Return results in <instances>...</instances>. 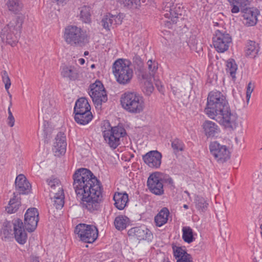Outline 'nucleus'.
<instances>
[{
  "instance_id": "f257e3e1",
  "label": "nucleus",
  "mask_w": 262,
  "mask_h": 262,
  "mask_svg": "<svg viewBox=\"0 0 262 262\" xmlns=\"http://www.w3.org/2000/svg\"><path fill=\"white\" fill-rule=\"evenodd\" d=\"M73 187L83 208L90 212L98 210L103 200L102 186L89 169L80 168L73 175Z\"/></svg>"
},
{
  "instance_id": "f03ea898",
  "label": "nucleus",
  "mask_w": 262,
  "mask_h": 262,
  "mask_svg": "<svg viewBox=\"0 0 262 262\" xmlns=\"http://www.w3.org/2000/svg\"><path fill=\"white\" fill-rule=\"evenodd\" d=\"M205 112L211 119L219 120L226 128L235 129L237 115L232 113L225 96L219 91L209 93Z\"/></svg>"
},
{
  "instance_id": "7ed1b4c3",
  "label": "nucleus",
  "mask_w": 262,
  "mask_h": 262,
  "mask_svg": "<svg viewBox=\"0 0 262 262\" xmlns=\"http://www.w3.org/2000/svg\"><path fill=\"white\" fill-rule=\"evenodd\" d=\"M25 17L23 15L17 16L0 31V37L2 40L13 46L18 42Z\"/></svg>"
},
{
  "instance_id": "20e7f679",
  "label": "nucleus",
  "mask_w": 262,
  "mask_h": 262,
  "mask_svg": "<svg viewBox=\"0 0 262 262\" xmlns=\"http://www.w3.org/2000/svg\"><path fill=\"white\" fill-rule=\"evenodd\" d=\"M120 103L122 108L130 114H140L145 108L143 97L135 92H127L123 94L120 98Z\"/></svg>"
},
{
  "instance_id": "39448f33",
  "label": "nucleus",
  "mask_w": 262,
  "mask_h": 262,
  "mask_svg": "<svg viewBox=\"0 0 262 262\" xmlns=\"http://www.w3.org/2000/svg\"><path fill=\"white\" fill-rule=\"evenodd\" d=\"M64 38L68 44L74 47H82L89 41L86 32L76 26H69L65 29Z\"/></svg>"
},
{
  "instance_id": "423d86ee",
  "label": "nucleus",
  "mask_w": 262,
  "mask_h": 262,
  "mask_svg": "<svg viewBox=\"0 0 262 262\" xmlns=\"http://www.w3.org/2000/svg\"><path fill=\"white\" fill-rule=\"evenodd\" d=\"M113 73L117 81L123 85L130 83L133 77V70L130 67V62L119 59L113 66Z\"/></svg>"
},
{
  "instance_id": "0eeeda50",
  "label": "nucleus",
  "mask_w": 262,
  "mask_h": 262,
  "mask_svg": "<svg viewBox=\"0 0 262 262\" xmlns=\"http://www.w3.org/2000/svg\"><path fill=\"white\" fill-rule=\"evenodd\" d=\"M163 13L164 16L170 19L165 21L164 26L168 29L172 28V25L179 21V19L182 18L183 12L182 5L180 4H174L172 1L165 2L163 4Z\"/></svg>"
},
{
  "instance_id": "6e6552de",
  "label": "nucleus",
  "mask_w": 262,
  "mask_h": 262,
  "mask_svg": "<svg viewBox=\"0 0 262 262\" xmlns=\"http://www.w3.org/2000/svg\"><path fill=\"white\" fill-rule=\"evenodd\" d=\"M89 94L91 96L95 107L101 110L103 103L107 100V96L102 83L99 80L90 86Z\"/></svg>"
},
{
  "instance_id": "1a4fd4ad",
  "label": "nucleus",
  "mask_w": 262,
  "mask_h": 262,
  "mask_svg": "<svg viewBox=\"0 0 262 262\" xmlns=\"http://www.w3.org/2000/svg\"><path fill=\"white\" fill-rule=\"evenodd\" d=\"M75 232L80 239L87 243H92L97 238L98 232L96 227L80 224L76 226Z\"/></svg>"
},
{
  "instance_id": "9d476101",
  "label": "nucleus",
  "mask_w": 262,
  "mask_h": 262,
  "mask_svg": "<svg viewBox=\"0 0 262 262\" xmlns=\"http://www.w3.org/2000/svg\"><path fill=\"white\" fill-rule=\"evenodd\" d=\"M126 132L121 126H115L103 131V137L109 145L116 148L120 144V138L125 136Z\"/></svg>"
},
{
  "instance_id": "9b49d317",
  "label": "nucleus",
  "mask_w": 262,
  "mask_h": 262,
  "mask_svg": "<svg viewBox=\"0 0 262 262\" xmlns=\"http://www.w3.org/2000/svg\"><path fill=\"white\" fill-rule=\"evenodd\" d=\"M209 149L211 154L219 163H224L230 158V152L227 147L216 141L210 143Z\"/></svg>"
},
{
  "instance_id": "f8f14e48",
  "label": "nucleus",
  "mask_w": 262,
  "mask_h": 262,
  "mask_svg": "<svg viewBox=\"0 0 262 262\" xmlns=\"http://www.w3.org/2000/svg\"><path fill=\"white\" fill-rule=\"evenodd\" d=\"M232 41L230 35L227 33L217 30L213 37V45L217 52L224 53L227 51Z\"/></svg>"
},
{
  "instance_id": "ddd939ff",
  "label": "nucleus",
  "mask_w": 262,
  "mask_h": 262,
  "mask_svg": "<svg viewBox=\"0 0 262 262\" xmlns=\"http://www.w3.org/2000/svg\"><path fill=\"white\" fill-rule=\"evenodd\" d=\"M147 186L149 191L156 195H160L164 193L163 180L159 172H154L149 176Z\"/></svg>"
},
{
  "instance_id": "4468645a",
  "label": "nucleus",
  "mask_w": 262,
  "mask_h": 262,
  "mask_svg": "<svg viewBox=\"0 0 262 262\" xmlns=\"http://www.w3.org/2000/svg\"><path fill=\"white\" fill-rule=\"evenodd\" d=\"M161 154L157 150H152L143 156V160L150 167L159 168L161 164Z\"/></svg>"
},
{
  "instance_id": "2eb2a0df",
  "label": "nucleus",
  "mask_w": 262,
  "mask_h": 262,
  "mask_svg": "<svg viewBox=\"0 0 262 262\" xmlns=\"http://www.w3.org/2000/svg\"><path fill=\"white\" fill-rule=\"evenodd\" d=\"M13 225L15 239L19 244H24L27 241V234L22 221L18 219L14 221Z\"/></svg>"
},
{
  "instance_id": "dca6fc26",
  "label": "nucleus",
  "mask_w": 262,
  "mask_h": 262,
  "mask_svg": "<svg viewBox=\"0 0 262 262\" xmlns=\"http://www.w3.org/2000/svg\"><path fill=\"white\" fill-rule=\"evenodd\" d=\"M67 142L64 134L59 132L56 135L55 142L54 143L53 151L55 156H60L66 153L67 148Z\"/></svg>"
},
{
  "instance_id": "f3484780",
  "label": "nucleus",
  "mask_w": 262,
  "mask_h": 262,
  "mask_svg": "<svg viewBox=\"0 0 262 262\" xmlns=\"http://www.w3.org/2000/svg\"><path fill=\"white\" fill-rule=\"evenodd\" d=\"M242 11L244 24L248 27L255 26L257 21L258 10L254 8H246Z\"/></svg>"
},
{
  "instance_id": "a211bd4d",
  "label": "nucleus",
  "mask_w": 262,
  "mask_h": 262,
  "mask_svg": "<svg viewBox=\"0 0 262 262\" xmlns=\"http://www.w3.org/2000/svg\"><path fill=\"white\" fill-rule=\"evenodd\" d=\"M129 236H134L138 239L150 240L152 234L145 227H135L131 228L128 231Z\"/></svg>"
},
{
  "instance_id": "6ab92c4d",
  "label": "nucleus",
  "mask_w": 262,
  "mask_h": 262,
  "mask_svg": "<svg viewBox=\"0 0 262 262\" xmlns=\"http://www.w3.org/2000/svg\"><path fill=\"white\" fill-rule=\"evenodd\" d=\"M152 75L151 74L143 73L141 74L140 83L143 93L146 96H150L154 90L152 82Z\"/></svg>"
},
{
  "instance_id": "aec40b11",
  "label": "nucleus",
  "mask_w": 262,
  "mask_h": 262,
  "mask_svg": "<svg viewBox=\"0 0 262 262\" xmlns=\"http://www.w3.org/2000/svg\"><path fill=\"white\" fill-rule=\"evenodd\" d=\"M122 22V18L120 15L112 14L108 13L104 16L101 20L102 25L107 30H110L111 27L116 26L120 24Z\"/></svg>"
},
{
  "instance_id": "412c9836",
  "label": "nucleus",
  "mask_w": 262,
  "mask_h": 262,
  "mask_svg": "<svg viewBox=\"0 0 262 262\" xmlns=\"http://www.w3.org/2000/svg\"><path fill=\"white\" fill-rule=\"evenodd\" d=\"M15 184L16 189L19 194H27L30 191L31 184L23 174L16 177Z\"/></svg>"
},
{
  "instance_id": "4be33fe9",
  "label": "nucleus",
  "mask_w": 262,
  "mask_h": 262,
  "mask_svg": "<svg viewBox=\"0 0 262 262\" xmlns=\"http://www.w3.org/2000/svg\"><path fill=\"white\" fill-rule=\"evenodd\" d=\"M202 126L205 135L207 138L214 137L220 131L218 126L211 121H205Z\"/></svg>"
},
{
  "instance_id": "5701e85b",
  "label": "nucleus",
  "mask_w": 262,
  "mask_h": 262,
  "mask_svg": "<svg viewBox=\"0 0 262 262\" xmlns=\"http://www.w3.org/2000/svg\"><path fill=\"white\" fill-rule=\"evenodd\" d=\"M91 107L88 101L85 98L78 99L75 103L74 107V113H85V115H89L91 112Z\"/></svg>"
},
{
  "instance_id": "b1692460",
  "label": "nucleus",
  "mask_w": 262,
  "mask_h": 262,
  "mask_svg": "<svg viewBox=\"0 0 262 262\" xmlns=\"http://www.w3.org/2000/svg\"><path fill=\"white\" fill-rule=\"evenodd\" d=\"M48 185L50 187V195L54 194H61L63 189L60 181L57 178L51 177L47 180Z\"/></svg>"
},
{
  "instance_id": "393cba45",
  "label": "nucleus",
  "mask_w": 262,
  "mask_h": 262,
  "mask_svg": "<svg viewBox=\"0 0 262 262\" xmlns=\"http://www.w3.org/2000/svg\"><path fill=\"white\" fill-rule=\"evenodd\" d=\"M113 199L116 208L119 210H122L128 201V194L126 193L117 192L115 193Z\"/></svg>"
},
{
  "instance_id": "a878e982",
  "label": "nucleus",
  "mask_w": 262,
  "mask_h": 262,
  "mask_svg": "<svg viewBox=\"0 0 262 262\" xmlns=\"http://www.w3.org/2000/svg\"><path fill=\"white\" fill-rule=\"evenodd\" d=\"M61 75L63 77L71 80H74L78 77L77 70L72 66H63L61 69Z\"/></svg>"
},
{
  "instance_id": "bb28decb",
  "label": "nucleus",
  "mask_w": 262,
  "mask_h": 262,
  "mask_svg": "<svg viewBox=\"0 0 262 262\" xmlns=\"http://www.w3.org/2000/svg\"><path fill=\"white\" fill-rule=\"evenodd\" d=\"M169 210L166 208H162L158 214L155 217V222L156 226L161 227L167 223Z\"/></svg>"
},
{
  "instance_id": "cd10ccee",
  "label": "nucleus",
  "mask_w": 262,
  "mask_h": 262,
  "mask_svg": "<svg viewBox=\"0 0 262 262\" xmlns=\"http://www.w3.org/2000/svg\"><path fill=\"white\" fill-rule=\"evenodd\" d=\"M259 50L258 44L252 40L247 42L246 47V55L251 58H254L257 54Z\"/></svg>"
},
{
  "instance_id": "c85d7f7f",
  "label": "nucleus",
  "mask_w": 262,
  "mask_h": 262,
  "mask_svg": "<svg viewBox=\"0 0 262 262\" xmlns=\"http://www.w3.org/2000/svg\"><path fill=\"white\" fill-rule=\"evenodd\" d=\"M6 5L9 11L14 14L20 12L23 8V4L20 0H8Z\"/></svg>"
},
{
  "instance_id": "c756f323",
  "label": "nucleus",
  "mask_w": 262,
  "mask_h": 262,
  "mask_svg": "<svg viewBox=\"0 0 262 262\" xmlns=\"http://www.w3.org/2000/svg\"><path fill=\"white\" fill-rule=\"evenodd\" d=\"M93 115L91 112L89 115H85V113H75V121L81 125H85L89 123L92 119Z\"/></svg>"
},
{
  "instance_id": "7c9ffc66",
  "label": "nucleus",
  "mask_w": 262,
  "mask_h": 262,
  "mask_svg": "<svg viewBox=\"0 0 262 262\" xmlns=\"http://www.w3.org/2000/svg\"><path fill=\"white\" fill-rule=\"evenodd\" d=\"M11 225L10 223H4V227L1 231V236L3 240L7 241L13 238Z\"/></svg>"
},
{
  "instance_id": "2f4dec72",
  "label": "nucleus",
  "mask_w": 262,
  "mask_h": 262,
  "mask_svg": "<svg viewBox=\"0 0 262 262\" xmlns=\"http://www.w3.org/2000/svg\"><path fill=\"white\" fill-rule=\"evenodd\" d=\"M230 5L232 6L231 12L236 13L239 11L240 8H243L249 4L248 0H228Z\"/></svg>"
},
{
  "instance_id": "473e14b6",
  "label": "nucleus",
  "mask_w": 262,
  "mask_h": 262,
  "mask_svg": "<svg viewBox=\"0 0 262 262\" xmlns=\"http://www.w3.org/2000/svg\"><path fill=\"white\" fill-rule=\"evenodd\" d=\"M194 203L196 209L200 211L205 212L208 206V203L203 197L196 195L194 198Z\"/></svg>"
},
{
  "instance_id": "72a5a7b5",
  "label": "nucleus",
  "mask_w": 262,
  "mask_h": 262,
  "mask_svg": "<svg viewBox=\"0 0 262 262\" xmlns=\"http://www.w3.org/2000/svg\"><path fill=\"white\" fill-rule=\"evenodd\" d=\"M39 218L25 217L24 224L26 230L32 232L36 229Z\"/></svg>"
},
{
  "instance_id": "f704fd0d",
  "label": "nucleus",
  "mask_w": 262,
  "mask_h": 262,
  "mask_svg": "<svg viewBox=\"0 0 262 262\" xmlns=\"http://www.w3.org/2000/svg\"><path fill=\"white\" fill-rule=\"evenodd\" d=\"M128 221V219L126 216L119 215L115 218L114 225L117 230H122L126 228Z\"/></svg>"
},
{
  "instance_id": "c9c22d12",
  "label": "nucleus",
  "mask_w": 262,
  "mask_h": 262,
  "mask_svg": "<svg viewBox=\"0 0 262 262\" xmlns=\"http://www.w3.org/2000/svg\"><path fill=\"white\" fill-rule=\"evenodd\" d=\"M182 238L185 242L190 244L194 241L193 231L190 227L185 226L182 228Z\"/></svg>"
},
{
  "instance_id": "e433bc0d",
  "label": "nucleus",
  "mask_w": 262,
  "mask_h": 262,
  "mask_svg": "<svg viewBox=\"0 0 262 262\" xmlns=\"http://www.w3.org/2000/svg\"><path fill=\"white\" fill-rule=\"evenodd\" d=\"M174 256L177 260H185V258H190L191 256L187 253L185 250L182 247H173Z\"/></svg>"
},
{
  "instance_id": "4c0bfd02",
  "label": "nucleus",
  "mask_w": 262,
  "mask_h": 262,
  "mask_svg": "<svg viewBox=\"0 0 262 262\" xmlns=\"http://www.w3.org/2000/svg\"><path fill=\"white\" fill-rule=\"evenodd\" d=\"M20 203V200L18 199H16V196H14L12 199H10L6 210L9 213H14L18 209Z\"/></svg>"
},
{
  "instance_id": "58836bf2",
  "label": "nucleus",
  "mask_w": 262,
  "mask_h": 262,
  "mask_svg": "<svg viewBox=\"0 0 262 262\" xmlns=\"http://www.w3.org/2000/svg\"><path fill=\"white\" fill-rule=\"evenodd\" d=\"M51 199H53V205L56 209H61L64 205V194L63 191L61 194H54L50 195Z\"/></svg>"
},
{
  "instance_id": "ea45409f",
  "label": "nucleus",
  "mask_w": 262,
  "mask_h": 262,
  "mask_svg": "<svg viewBox=\"0 0 262 262\" xmlns=\"http://www.w3.org/2000/svg\"><path fill=\"white\" fill-rule=\"evenodd\" d=\"M226 67L227 72L229 73L233 79H235L236 78V72L237 69V66L235 61L232 59H229L227 61Z\"/></svg>"
},
{
  "instance_id": "a19ab883",
  "label": "nucleus",
  "mask_w": 262,
  "mask_h": 262,
  "mask_svg": "<svg viewBox=\"0 0 262 262\" xmlns=\"http://www.w3.org/2000/svg\"><path fill=\"white\" fill-rule=\"evenodd\" d=\"M91 8L89 6H84L80 9V18L85 23L91 21Z\"/></svg>"
},
{
  "instance_id": "79ce46f5",
  "label": "nucleus",
  "mask_w": 262,
  "mask_h": 262,
  "mask_svg": "<svg viewBox=\"0 0 262 262\" xmlns=\"http://www.w3.org/2000/svg\"><path fill=\"white\" fill-rule=\"evenodd\" d=\"M54 111V108L51 106L50 103L48 101L46 100L43 102V105L41 107V112L45 115L46 118H48L49 116L52 115Z\"/></svg>"
},
{
  "instance_id": "37998d69",
  "label": "nucleus",
  "mask_w": 262,
  "mask_h": 262,
  "mask_svg": "<svg viewBox=\"0 0 262 262\" xmlns=\"http://www.w3.org/2000/svg\"><path fill=\"white\" fill-rule=\"evenodd\" d=\"M120 3L130 9H136L140 6V0H119Z\"/></svg>"
},
{
  "instance_id": "c03bdc74",
  "label": "nucleus",
  "mask_w": 262,
  "mask_h": 262,
  "mask_svg": "<svg viewBox=\"0 0 262 262\" xmlns=\"http://www.w3.org/2000/svg\"><path fill=\"white\" fill-rule=\"evenodd\" d=\"M39 213L37 209L35 208H31L27 210L25 214V217L38 218Z\"/></svg>"
},
{
  "instance_id": "a18cd8bd",
  "label": "nucleus",
  "mask_w": 262,
  "mask_h": 262,
  "mask_svg": "<svg viewBox=\"0 0 262 262\" xmlns=\"http://www.w3.org/2000/svg\"><path fill=\"white\" fill-rule=\"evenodd\" d=\"M3 81L5 83V89L8 91L11 85L10 79L9 77L8 74L6 71H3L2 73Z\"/></svg>"
},
{
  "instance_id": "49530a36",
  "label": "nucleus",
  "mask_w": 262,
  "mask_h": 262,
  "mask_svg": "<svg viewBox=\"0 0 262 262\" xmlns=\"http://www.w3.org/2000/svg\"><path fill=\"white\" fill-rule=\"evenodd\" d=\"M12 105V102H11V101H10L9 106L8 109V124L10 127H13L14 125V122H15L14 117H13L12 113L10 110V107H11Z\"/></svg>"
},
{
  "instance_id": "de8ad7c7",
  "label": "nucleus",
  "mask_w": 262,
  "mask_h": 262,
  "mask_svg": "<svg viewBox=\"0 0 262 262\" xmlns=\"http://www.w3.org/2000/svg\"><path fill=\"white\" fill-rule=\"evenodd\" d=\"M254 88V84L251 82H249L247 88V92H246V99L247 102L248 103L249 100L251 97V93L253 92Z\"/></svg>"
},
{
  "instance_id": "09e8293b",
  "label": "nucleus",
  "mask_w": 262,
  "mask_h": 262,
  "mask_svg": "<svg viewBox=\"0 0 262 262\" xmlns=\"http://www.w3.org/2000/svg\"><path fill=\"white\" fill-rule=\"evenodd\" d=\"M147 64L149 70L152 72H154L158 69V63L155 61H152L151 60H148Z\"/></svg>"
},
{
  "instance_id": "8fccbe9b",
  "label": "nucleus",
  "mask_w": 262,
  "mask_h": 262,
  "mask_svg": "<svg viewBox=\"0 0 262 262\" xmlns=\"http://www.w3.org/2000/svg\"><path fill=\"white\" fill-rule=\"evenodd\" d=\"M133 62L135 64H136L138 67V68L140 69H141L143 67V61H142L141 58H140V57L139 56H135L133 58Z\"/></svg>"
},
{
  "instance_id": "3c124183",
  "label": "nucleus",
  "mask_w": 262,
  "mask_h": 262,
  "mask_svg": "<svg viewBox=\"0 0 262 262\" xmlns=\"http://www.w3.org/2000/svg\"><path fill=\"white\" fill-rule=\"evenodd\" d=\"M172 147L177 151L182 150V147L178 141L174 140L171 143Z\"/></svg>"
},
{
  "instance_id": "603ef678",
  "label": "nucleus",
  "mask_w": 262,
  "mask_h": 262,
  "mask_svg": "<svg viewBox=\"0 0 262 262\" xmlns=\"http://www.w3.org/2000/svg\"><path fill=\"white\" fill-rule=\"evenodd\" d=\"M171 90H172L173 94L174 95H179L181 91L180 89L177 86H172L171 87Z\"/></svg>"
},
{
  "instance_id": "864d4df0",
  "label": "nucleus",
  "mask_w": 262,
  "mask_h": 262,
  "mask_svg": "<svg viewBox=\"0 0 262 262\" xmlns=\"http://www.w3.org/2000/svg\"><path fill=\"white\" fill-rule=\"evenodd\" d=\"M162 33L163 34V37L165 38L166 39H168L169 38L171 34L169 31L164 30L162 31Z\"/></svg>"
},
{
  "instance_id": "5fc2aeb1",
  "label": "nucleus",
  "mask_w": 262,
  "mask_h": 262,
  "mask_svg": "<svg viewBox=\"0 0 262 262\" xmlns=\"http://www.w3.org/2000/svg\"><path fill=\"white\" fill-rule=\"evenodd\" d=\"M68 0H53V2H56L58 5H64L67 3Z\"/></svg>"
},
{
  "instance_id": "6e6d98bb",
  "label": "nucleus",
  "mask_w": 262,
  "mask_h": 262,
  "mask_svg": "<svg viewBox=\"0 0 262 262\" xmlns=\"http://www.w3.org/2000/svg\"><path fill=\"white\" fill-rule=\"evenodd\" d=\"M165 181L166 183L172 185L173 184V180L170 177H168L167 178L165 179Z\"/></svg>"
},
{
  "instance_id": "4d7b16f0",
  "label": "nucleus",
  "mask_w": 262,
  "mask_h": 262,
  "mask_svg": "<svg viewBox=\"0 0 262 262\" xmlns=\"http://www.w3.org/2000/svg\"><path fill=\"white\" fill-rule=\"evenodd\" d=\"M185 260H177V262H193L192 257L190 258H185Z\"/></svg>"
},
{
  "instance_id": "13d9d810",
  "label": "nucleus",
  "mask_w": 262,
  "mask_h": 262,
  "mask_svg": "<svg viewBox=\"0 0 262 262\" xmlns=\"http://www.w3.org/2000/svg\"><path fill=\"white\" fill-rule=\"evenodd\" d=\"M31 262H39V260L38 257H31Z\"/></svg>"
},
{
  "instance_id": "bf43d9fd",
  "label": "nucleus",
  "mask_w": 262,
  "mask_h": 262,
  "mask_svg": "<svg viewBox=\"0 0 262 262\" xmlns=\"http://www.w3.org/2000/svg\"><path fill=\"white\" fill-rule=\"evenodd\" d=\"M79 62L80 64H83L85 62V60L83 58H80L79 59Z\"/></svg>"
},
{
  "instance_id": "052dcab7",
  "label": "nucleus",
  "mask_w": 262,
  "mask_h": 262,
  "mask_svg": "<svg viewBox=\"0 0 262 262\" xmlns=\"http://www.w3.org/2000/svg\"><path fill=\"white\" fill-rule=\"evenodd\" d=\"M183 207H184V208H185V209H188V205H186V204H184V205H183Z\"/></svg>"
},
{
  "instance_id": "680f3d73",
  "label": "nucleus",
  "mask_w": 262,
  "mask_h": 262,
  "mask_svg": "<svg viewBox=\"0 0 262 262\" xmlns=\"http://www.w3.org/2000/svg\"><path fill=\"white\" fill-rule=\"evenodd\" d=\"M164 262H169V261L168 260V259H164Z\"/></svg>"
},
{
  "instance_id": "e2e57ef3",
  "label": "nucleus",
  "mask_w": 262,
  "mask_h": 262,
  "mask_svg": "<svg viewBox=\"0 0 262 262\" xmlns=\"http://www.w3.org/2000/svg\"><path fill=\"white\" fill-rule=\"evenodd\" d=\"M89 54V52L88 51H85L84 52V55H88Z\"/></svg>"
},
{
  "instance_id": "0e129e2a",
  "label": "nucleus",
  "mask_w": 262,
  "mask_h": 262,
  "mask_svg": "<svg viewBox=\"0 0 262 262\" xmlns=\"http://www.w3.org/2000/svg\"><path fill=\"white\" fill-rule=\"evenodd\" d=\"M8 94H9V97L10 98V99H11L12 98V95L9 93V92H8Z\"/></svg>"
},
{
  "instance_id": "69168bd1",
  "label": "nucleus",
  "mask_w": 262,
  "mask_h": 262,
  "mask_svg": "<svg viewBox=\"0 0 262 262\" xmlns=\"http://www.w3.org/2000/svg\"><path fill=\"white\" fill-rule=\"evenodd\" d=\"M185 193H186V194H187L188 195H189V192H188L187 191H185Z\"/></svg>"
},
{
  "instance_id": "338daca9",
  "label": "nucleus",
  "mask_w": 262,
  "mask_h": 262,
  "mask_svg": "<svg viewBox=\"0 0 262 262\" xmlns=\"http://www.w3.org/2000/svg\"><path fill=\"white\" fill-rule=\"evenodd\" d=\"M94 67H95V65H94V64H92V65L91 66V68H94Z\"/></svg>"
},
{
  "instance_id": "774afa93",
  "label": "nucleus",
  "mask_w": 262,
  "mask_h": 262,
  "mask_svg": "<svg viewBox=\"0 0 262 262\" xmlns=\"http://www.w3.org/2000/svg\"><path fill=\"white\" fill-rule=\"evenodd\" d=\"M107 123L108 124V125H110L109 122H107Z\"/></svg>"
}]
</instances>
